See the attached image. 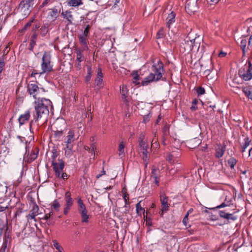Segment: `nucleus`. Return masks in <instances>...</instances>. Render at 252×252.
I'll return each instance as SVG.
<instances>
[{
	"label": "nucleus",
	"instance_id": "nucleus-1",
	"mask_svg": "<svg viewBox=\"0 0 252 252\" xmlns=\"http://www.w3.org/2000/svg\"><path fill=\"white\" fill-rule=\"evenodd\" d=\"M53 107L52 102L50 100L45 98H38L34 102V113L33 114V119L30 122V127L33 122L39 121H47V118L49 114V108Z\"/></svg>",
	"mask_w": 252,
	"mask_h": 252
},
{
	"label": "nucleus",
	"instance_id": "nucleus-2",
	"mask_svg": "<svg viewBox=\"0 0 252 252\" xmlns=\"http://www.w3.org/2000/svg\"><path fill=\"white\" fill-rule=\"evenodd\" d=\"M151 69L153 73L151 72L142 81L141 85L147 86L149 83L154 81H158L162 78L164 69L163 63L161 61H158L157 63L154 64L152 66Z\"/></svg>",
	"mask_w": 252,
	"mask_h": 252
},
{
	"label": "nucleus",
	"instance_id": "nucleus-3",
	"mask_svg": "<svg viewBox=\"0 0 252 252\" xmlns=\"http://www.w3.org/2000/svg\"><path fill=\"white\" fill-rule=\"evenodd\" d=\"M52 165L57 177H60L61 171H62L64 167V161L62 159H58L59 163L56 162V158L59 154L57 149L54 148L52 151Z\"/></svg>",
	"mask_w": 252,
	"mask_h": 252
},
{
	"label": "nucleus",
	"instance_id": "nucleus-4",
	"mask_svg": "<svg viewBox=\"0 0 252 252\" xmlns=\"http://www.w3.org/2000/svg\"><path fill=\"white\" fill-rule=\"evenodd\" d=\"M42 72L39 73L41 75L46 73H49L53 70V65L51 64V56L49 53L45 52L42 58L41 64Z\"/></svg>",
	"mask_w": 252,
	"mask_h": 252
},
{
	"label": "nucleus",
	"instance_id": "nucleus-5",
	"mask_svg": "<svg viewBox=\"0 0 252 252\" xmlns=\"http://www.w3.org/2000/svg\"><path fill=\"white\" fill-rule=\"evenodd\" d=\"M26 149V151L24 157L23 161L28 163H30L37 158L39 149L37 147H35L34 149L32 150L31 153H29V151L28 152L27 147Z\"/></svg>",
	"mask_w": 252,
	"mask_h": 252
},
{
	"label": "nucleus",
	"instance_id": "nucleus-6",
	"mask_svg": "<svg viewBox=\"0 0 252 252\" xmlns=\"http://www.w3.org/2000/svg\"><path fill=\"white\" fill-rule=\"evenodd\" d=\"M34 0H22L19 3V9L25 12V15H29L31 11V7L33 4Z\"/></svg>",
	"mask_w": 252,
	"mask_h": 252
},
{
	"label": "nucleus",
	"instance_id": "nucleus-7",
	"mask_svg": "<svg viewBox=\"0 0 252 252\" xmlns=\"http://www.w3.org/2000/svg\"><path fill=\"white\" fill-rule=\"evenodd\" d=\"M198 8L197 0H188L187 1L185 9L189 14H193L197 10Z\"/></svg>",
	"mask_w": 252,
	"mask_h": 252
},
{
	"label": "nucleus",
	"instance_id": "nucleus-8",
	"mask_svg": "<svg viewBox=\"0 0 252 252\" xmlns=\"http://www.w3.org/2000/svg\"><path fill=\"white\" fill-rule=\"evenodd\" d=\"M189 34L188 35H189ZM195 39H191L190 37L188 36L184 40V42L181 43L180 47L181 49H184V52H189L193 48V44L194 42Z\"/></svg>",
	"mask_w": 252,
	"mask_h": 252
},
{
	"label": "nucleus",
	"instance_id": "nucleus-9",
	"mask_svg": "<svg viewBox=\"0 0 252 252\" xmlns=\"http://www.w3.org/2000/svg\"><path fill=\"white\" fill-rule=\"evenodd\" d=\"M168 197L164 193L160 195V200L161 202V213L160 216H162L164 212L169 210V206L168 203Z\"/></svg>",
	"mask_w": 252,
	"mask_h": 252
},
{
	"label": "nucleus",
	"instance_id": "nucleus-10",
	"mask_svg": "<svg viewBox=\"0 0 252 252\" xmlns=\"http://www.w3.org/2000/svg\"><path fill=\"white\" fill-rule=\"evenodd\" d=\"M249 67L246 72L244 70H240L239 75L245 81H249L252 79V73L251 72L252 64L251 62L249 63Z\"/></svg>",
	"mask_w": 252,
	"mask_h": 252
},
{
	"label": "nucleus",
	"instance_id": "nucleus-11",
	"mask_svg": "<svg viewBox=\"0 0 252 252\" xmlns=\"http://www.w3.org/2000/svg\"><path fill=\"white\" fill-rule=\"evenodd\" d=\"M38 210L39 207L38 205L34 203L33 205L32 210L30 211V213L28 215L26 216L27 220L29 221V220H34V221H36L35 217L38 214Z\"/></svg>",
	"mask_w": 252,
	"mask_h": 252
},
{
	"label": "nucleus",
	"instance_id": "nucleus-12",
	"mask_svg": "<svg viewBox=\"0 0 252 252\" xmlns=\"http://www.w3.org/2000/svg\"><path fill=\"white\" fill-rule=\"evenodd\" d=\"M31 117V111L27 110L24 114H21L18 119V121L20 126L27 123Z\"/></svg>",
	"mask_w": 252,
	"mask_h": 252
},
{
	"label": "nucleus",
	"instance_id": "nucleus-13",
	"mask_svg": "<svg viewBox=\"0 0 252 252\" xmlns=\"http://www.w3.org/2000/svg\"><path fill=\"white\" fill-rule=\"evenodd\" d=\"M28 92L30 95H32L33 97L36 99L35 93L39 89L38 86L35 84H30L27 86Z\"/></svg>",
	"mask_w": 252,
	"mask_h": 252
},
{
	"label": "nucleus",
	"instance_id": "nucleus-14",
	"mask_svg": "<svg viewBox=\"0 0 252 252\" xmlns=\"http://www.w3.org/2000/svg\"><path fill=\"white\" fill-rule=\"evenodd\" d=\"M48 10L49 11L48 17L53 21L56 20L58 14L60 13V10H59L56 8H49Z\"/></svg>",
	"mask_w": 252,
	"mask_h": 252
},
{
	"label": "nucleus",
	"instance_id": "nucleus-15",
	"mask_svg": "<svg viewBox=\"0 0 252 252\" xmlns=\"http://www.w3.org/2000/svg\"><path fill=\"white\" fill-rule=\"evenodd\" d=\"M128 92V90L127 87L126 86L123 85L122 87L120 86V93L122 95V99L128 105V103L129 101L128 98H127V94Z\"/></svg>",
	"mask_w": 252,
	"mask_h": 252
},
{
	"label": "nucleus",
	"instance_id": "nucleus-16",
	"mask_svg": "<svg viewBox=\"0 0 252 252\" xmlns=\"http://www.w3.org/2000/svg\"><path fill=\"white\" fill-rule=\"evenodd\" d=\"M62 15L63 16V18L66 19L68 23L67 24V25H72V20L73 19V15L71 14V12L68 10L66 11H63L62 12Z\"/></svg>",
	"mask_w": 252,
	"mask_h": 252
},
{
	"label": "nucleus",
	"instance_id": "nucleus-17",
	"mask_svg": "<svg viewBox=\"0 0 252 252\" xmlns=\"http://www.w3.org/2000/svg\"><path fill=\"white\" fill-rule=\"evenodd\" d=\"M225 151V145H218L217 147H216V157L217 158H220L222 157L224 154V153Z\"/></svg>",
	"mask_w": 252,
	"mask_h": 252
},
{
	"label": "nucleus",
	"instance_id": "nucleus-18",
	"mask_svg": "<svg viewBox=\"0 0 252 252\" xmlns=\"http://www.w3.org/2000/svg\"><path fill=\"white\" fill-rule=\"evenodd\" d=\"M63 126H64V129H58V128L56 127H55V130H53V131L54 132V135L56 137L59 138L61 137L64 133V131L66 130L65 122H63Z\"/></svg>",
	"mask_w": 252,
	"mask_h": 252
},
{
	"label": "nucleus",
	"instance_id": "nucleus-19",
	"mask_svg": "<svg viewBox=\"0 0 252 252\" xmlns=\"http://www.w3.org/2000/svg\"><path fill=\"white\" fill-rule=\"evenodd\" d=\"M242 91L245 95L252 100V89L249 87H245L242 88Z\"/></svg>",
	"mask_w": 252,
	"mask_h": 252
},
{
	"label": "nucleus",
	"instance_id": "nucleus-20",
	"mask_svg": "<svg viewBox=\"0 0 252 252\" xmlns=\"http://www.w3.org/2000/svg\"><path fill=\"white\" fill-rule=\"evenodd\" d=\"M125 144L123 141H122L120 143L119 147H118V151H119V156L121 158H123L125 156Z\"/></svg>",
	"mask_w": 252,
	"mask_h": 252
},
{
	"label": "nucleus",
	"instance_id": "nucleus-21",
	"mask_svg": "<svg viewBox=\"0 0 252 252\" xmlns=\"http://www.w3.org/2000/svg\"><path fill=\"white\" fill-rule=\"evenodd\" d=\"M248 42L246 39H243L241 40L240 46L242 50L243 56L245 55L246 52L248 51L247 44Z\"/></svg>",
	"mask_w": 252,
	"mask_h": 252
},
{
	"label": "nucleus",
	"instance_id": "nucleus-22",
	"mask_svg": "<svg viewBox=\"0 0 252 252\" xmlns=\"http://www.w3.org/2000/svg\"><path fill=\"white\" fill-rule=\"evenodd\" d=\"M141 201H139L136 205V213L138 214V215H139V216H141L142 213H143L144 214V212H145L144 208H143L141 207ZM145 218V216L144 215V218Z\"/></svg>",
	"mask_w": 252,
	"mask_h": 252
},
{
	"label": "nucleus",
	"instance_id": "nucleus-23",
	"mask_svg": "<svg viewBox=\"0 0 252 252\" xmlns=\"http://www.w3.org/2000/svg\"><path fill=\"white\" fill-rule=\"evenodd\" d=\"M67 141L68 143L73 142L74 140V131L72 129L69 130L68 133V135L67 136Z\"/></svg>",
	"mask_w": 252,
	"mask_h": 252
},
{
	"label": "nucleus",
	"instance_id": "nucleus-24",
	"mask_svg": "<svg viewBox=\"0 0 252 252\" xmlns=\"http://www.w3.org/2000/svg\"><path fill=\"white\" fill-rule=\"evenodd\" d=\"M82 4L83 2L81 0H69L67 2L68 5L73 7H76Z\"/></svg>",
	"mask_w": 252,
	"mask_h": 252
},
{
	"label": "nucleus",
	"instance_id": "nucleus-25",
	"mask_svg": "<svg viewBox=\"0 0 252 252\" xmlns=\"http://www.w3.org/2000/svg\"><path fill=\"white\" fill-rule=\"evenodd\" d=\"M80 214H81V218H82V222H87L88 221V218H89V216L87 215V209L86 210H82L80 212H79Z\"/></svg>",
	"mask_w": 252,
	"mask_h": 252
},
{
	"label": "nucleus",
	"instance_id": "nucleus-26",
	"mask_svg": "<svg viewBox=\"0 0 252 252\" xmlns=\"http://www.w3.org/2000/svg\"><path fill=\"white\" fill-rule=\"evenodd\" d=\"M66 148L67 149L65 151V155L68 156L72 155V149L73 148L72 143H68V142H66Z\"/></svg>",
	"mask_w": 252,
	"mask_h": 252
},
{
	"label": "nucleus",
	"instance_id": "nucleus-27",
	"mask_svg": "<svg viewBox=\"0 0 252 252\" xmlns=\"http://www.w3.org/2000/svg\"><path fill=\"white\" fill-rule=\"evenodd\" d=\"M199 140L197 138H194L190 140L189 143V145L190 146V148L191 149H194L195 147L198 146L199 144Z\"/></svg>",
	"mask_w": 252,
	"mask_h": 252
},
{
	"label": "nucleus",
	"instance_id": "nucleus-28",
	"mask_svg": "<svg viewBox=\"0 0 252 252\" xmlns=\"http://www.w3.org/2000/svg\"><path fill=\"white\" fill-rule=\"evenodd\" d=\"M52 246L54 247L56 250H57L59 252H61V251H63V247L60 245V244L56 240H54L52 241Z\"/></svg>",
	"mask_w": 252,
	"mask_h": 252
},
{
	"label": "nucleus",
	"instance_id": "nucleus-29",
	"mask_svg": "<svg viewBox=\"0 0 252 252\" xmlns=\"http://www.w3.org/2000/svg\"><path fill=\"white\" fill-rule=\"evenodd\" d=\"M237 160L233 157L230 158L227 160V163L229 166L230 167L231 169H234L235 165L237 163Z\"/></svg>",
	"mask_w": 252,
	"mask_h": 252
},
{
	"label": "nucleus",
	"instance_id": "nucleus-30",
	"mask_svg": "<svg viewBox=\"0 0 252 252\" xmlns=\"http://www.w3.org/2000/svg\"><path fill=\"white\" fill-rule=\"evenodd\" d=\"M92 68L91 66H87V74L85 78V82L88 83L91 80L92 77Z\"/></svg>",
	"mask_w": 252,
	"mask_h": 252
},
{
	"label": "nucleus",
	"instance_id": "nucleus-31",
	"mask_svg": "<svg viewBox=\"0 0 252 252\" xmlns=\"http://www.w3.org/2000/svg\"><path fill=\"white\" fill-rule=\"evenodd\" d=\"M77 203L78 204V210L79 212H80L82 210H86L85 205H84L82 200L80 198L78 199Z\"/></svg>",
	"mask_w": 252,
	"mask_h": 252
},
{
	"label": "nucleus",
	"instance_id": "nucleus-32",
	"mask_svg": "<svg viewBox=\"0 0 252 252\" xmlns=\"http://www.w3.org/2000/svg\"><path fill=\"white\" fill-rule=\"evenodd\" d=\"M51 207L57 212L60 210L61 205L57 199H55L52 203Z\"/></svg>",
	"mask_w": 252,
	"mask_h": 252
},
{
	"label": "nucleus",
	"instance_id": "nucleus-33",
	"mask_svg": "<svg viewBox=\"0 0 252 252\" xmlns=\"http://www.w3.org/2000/svg\"><path fill=\"white\" fill-rule=\"evenodd\" d=\"M77 59L76 60L79 62H81L84 60V57L82 54V51L80 50H77L76 52Z\"/></svg>",
	"mask_w": 252,
	"mask_h": 252
},
{
	"label": "nucleus",
	"instance_id": "nucleus-34",
	"mask_svg": "<svg viewBox=\"0 0 252 252\" xmlns=\"http://www.w3.org/2000/svg\"><path fill=\"white\" fill-rule=\"evenodd\" d=\"M245 143L242 146V152H244L245 149L249 145L250 142H251V140L248 137H246L245 139Z\"/></svg>",
	"mask_w": 252,
	"mask_h": 252
},
{
	"label": "nucleus",
	"instance_id": "nucleus-35",
	"mask_svg": "<svg viewBox=\"0 0 252 252\" xmlns=\"http://www.w3.org/2000/svg\"><path fill=\"white\" fill-rule=\"evenodd\" d=\"M40 34L42 36H45L48 32V26L44 25L40 29Z\"/></svg>",
	"mask_w": 252,
	"mask_h": 252
},
{
	"label": "nucleus",
	"instance_id": "nucleus-36",
	"mask_svg": "<svg viewBox=\"0 0 252 252\" xmlns=\"http://www.w3.org/2000/svg\"><path fill=\"white\" fill-rule=\"evenodd\" d=\"M6 210H8V205L4 204L2 202H0V213H5Z\"/></svg>",
	"mask_w": 252,
	"mask_h": 252
},
{
	"label": "nucleus",
	"instance_id": "nucleus-37",
	"mask_svg": "<svg viewBox=\"0 0 252 252\" xmlns=\"http://www.w3.org/2000/svg\"><path fill=\"white\" fill-rule=\"evenodd\" d=\"M7 224V222L5 223L2 220L0 219V236L2 235L3 230Z\"/></svg>",
	"mask_w": 252,
	"mask_h": 252
},
{
	"label": "nucleus",
	"instance_id": "nucleus-38",
	"mask_svg": "<svg viewBox=\"0 0 252 252\" xmlns=\"http://www.w3.org/2000/svg\"><path fill=\"white\" fill-rule=\"evenodd\" d=\"M198 103V100L196 99H194L192 101V106L190 107V109L192 111H195L197 109V107L196 106Z\"/></svg>",
	"mask_w": 252,
	"mask_h": 252
},
{
	"label": "nucleus",
	"instance_id": "nucleus-39",
	"mask_svg": "<svg viewBox=\"0 0 252 252\" xmlns=\"http://www.w3.org/2000/svg\"><path fill=\"white\" fill-rule=\"evenodd\" d=\"M31 24L30 23L28 22L21 30H19V32L22 33H24L27 30L31 27Z\"/></svg>",
	"mask_w": 252,
	"mask_h": 252
},
{
	"label": "nucleus",
	"instance_id": "nucleus-40",
	"mask_svg": "<svg viewBox=\"0 0 252 252\" xmlns=\"http://www.w3.org/2000/svg\"><path fill=\"white\" fill-rule=\"evenodd\" d=\"M164 36V30L163 28L160 29L157 33V38H161Z\"/></svg>",
	"mask_w": 252,
	"mask_h": 252
},
{
	"label": "nucleus",
	"instance_id": "nucleus-41",
	"mask_svg": "<svg viewBox=\"0 0 252 252\" xmlns=\"http://www.w3.org/2000/svg\"><path fill=\"white\" fill-rule=\"evenodd\" d=\"M102 78L101 77L96 78L95 81V86L98 87L99 88L101 87L102 85Z\"/></svg>",
	"mask_w": 252,
	"mask_h": 252
},
{
	"label": "nucleus",
	"instance_id": "nucleus-42",
	"mask_svg": "<svg viewBox=\"0 0 252 252\" xmlns=\"http://www.w3.org/2000/svg\"><path fill=\"white\" fill-rule=\"evenodd\" d=\"M196 92L198 95L203 94L205 92V89L202 87H199L196 88Z\"/></svg>",
	"mask_w": 252,
	"mask_h": 252
},
{
	"label": "nucleus",
	"instance_id": "nucleus-43",
	"mask_svg": "<svg viewBox=\"0 0 252 252\" xmlns=\"http://www.w3.org/2000/svg\"><path fill=\"white\" fill-rule=\"evenodd\" d=\"M139 145L142 150L148 148V145H147L143 140H140V142H139Z\"/></svg>",
	"mask_w": 252,
	"mask_h": 252
},
{
	"label": "nucleus",
	"instance_id": "nucleus-44",
	"mask_svg": "<svg viewBox=\"0 0 252 252\" xmlns=\"http://www.w3.org/2000/svg\"><path fill=\"white\" fill-rule=\"evenodd\" d=\"M226 219L227 220H236V217L234 216L233 215V213H228V214L226 215L225 216Z\"/></svg>",
	"mask_w": 252,
	"mask_h": 252
},
{
	"label": "nucleus",
	"instance_id": "nucleus-45",
	"mask_svg": "<svg viewBox=\"0 0 252 252\" xmlns=\"http://www.w3.org/2000/svg\"><path fill=\"white\" fill-rule=\"evenodd\" d=\"M173 157H174V155L173 154L169 153L166 157V159L170 163H172L174 162V160L173 159Z\"/></svg>",
	"mask_w": 252,
	"mask_h": 252
},
{
	"label": "nucleus",
	"instance_id": "nucleus-46",
	"mask_svg": "<svg viewBox=\"0 0 252 252\" xmlns=\"http://www.w3.org/2000/svg\"><path fill=\"white\" fill-rule=\"evenodd\" d=\"M23 212V209L22 208H18L14 214V218L16 220L17 216H19Z\"/></svg>",
	"mask_w": 252,
	"mask_h": 252
},
{
	"label": "nucleus",
	"instance_id": "nucleus-47",
	"mask_svg": "<svg viewBox=\"0 0 252 252\" xmlns=\"http://www.w3.org/2000/svg\"><path fill=\"white\" fill-rule=\"evenodd\" d=\"M63 171V170L62 171H61L60 176V177H58V178H60V179H63V180L67 179L68 178L69 175H68L66 173H64V172L62 173Z\"/></svg>",
	"mask_w": 252,
	"mask_h": 252
},
{
	"label": "nucleus",
	"instance_id": "nucleus-48",
	"mask_svg": "<svg viewBox=\"0 0 252 252\" xmlns=\"http://www.w3.org/2000/svg\"><path fill=\"white\" fill-rule=\"evenodd\" d=\"M87 36L83 35H80L79 36V41L81 43H82L83 44H87L86 42V37Z\"/></svg>",
	"mask_w": 252,
	"mask_h": 252
},
{
	"label": "nucleus",
	"instance_id": "nucleus-49",
	"mask_svg": "<svg viewBox=\"0 0 252 252\" xmlns=\"http://www.w3.org/2000/svg\"><path fill=\"white\" fill-rule=\"evenodd\" d=\"M132 75L133 76V79L135 81L140 80V77L137 71H133L132 73Z\"/></svg>",
	"mask_w": 252,
	"mask_h": 252
},
{
	"label": "nucleus",
	"instance_id": "nucleus-50",
	"mask_svg": "<svg viewBox=\"0 0 252 252\" xmlns=\"http://www.w3.org/2000/svg\"><path fill=\"white\" fill-rule=\"evenodd\" d=\"M247 49L252 50V34L249 37Z\"/></svg>",
	"mask_w": 252,
	"mask_h": 252
},
{
	"label": "nucleus",
	"instance_id": "nucleus-51",
	"mask_svg": "<svg viewBox=\"0 0 252 252\" xmlns=\"http://www.w3.org/2000/svg\"><path fill=\"white\" fill-rule=\"evenodd\" d=\"M73 199L72 198H68L67 199H65V205L69 206H72L73 204Z\"/></svg>",
	"mask_w": 252,
	"mask_h": 252
},
{
	"label": "nucleus",
	"instance_id": "nucleus-52",
	"mask_svg": "<svg viewBox=\"0 0 252 252\" xmlns=\"http://www.w3.org/2000/svg\"><path fill=\"white\" fill-rule=\"evenodd\" d=\"M147 149H144V150H142L143 159L145 161H146L147 158V153H148Z\"/></svg>",
	"mask_w": 252,
	"mask_h": 252
},
{
	"label": "nucleus",
	"instance_id": "nucleus-53",
	"mask_svg": "<svg viewBox=\"0 0 252 252\" xmlns=\"http://www.w3.org/2000/svg\"><path fill=\"white\" fill-rule=\"evenodd\" d=\"M226 210H225L224 211H220L219 212V215H220V216L221 218H222L223 219H226L225 216H226V215L228 214V213H226Z\"/></svg>",
	"mask_w": 252,
	"mask_h": 252
},
{
	"label": "nucleus",
	"instance_id": "nucleus-54",
	"mask_svg": "<svg viewBox=\"0 0 252 252\" xmlns=\"http://www.w3.org/2000/svg\"><path fill=\"white\" fill-rule=\"evenodd\" d=\"M167 20H168V21H167V23H166V26H167V27L169 29H170V26H171V25L173 23H174V22H175V19L174 18V19H170V18L169 19H167Z\"/></svg>",
	"mask_w": 252,
	"mask_h": 252
},
{
	"label": "nucleus",
	"instance_id": "nucleus-55",
	"mask_svg": "<svg viewBox=\"0 0 252 252\" xmlns=\"http://www.w3.org/2000/svg\"><path fill=\"white\" fill-rule=\"evenodd\" d=\"M35 44H36V41L33 40H31L30 44V47L29 48V50L31 51H33L34 46Z\"/></svg>",
	"mask_w": 252,
	"mask_h": 252
},
{
	"label": "nucleus",
	"instance_id": "nucleus-56",
	"mask_svg": "<svg viewBox=\"0 0 252 252\" xmlns=\"http://www.w3.org/2000/svg\"><path fill=\"white\" fill-rule=\"evenodd\" d=\"M51 0H44L42 4L39 6V8L40 9L44 6L47 5L48 4H49Z\"/></svg>",
	"mask_w": 252,
	"mask_h": 252
},
{
	"label": "nucleus",
	"instance_id": "nucleus-57",
	"mask_svg": "<svg viewBox=\"0 0 252 252\" xmlns=\"http://www.w3.org/2000/svg\"><path fill=\"white\" fill-rule=\"evenodd\" d=\"M228 206H229L228 204L226 203L225 202H223L220 205H219L215 208H213L211 209L214 210V209H215L216 208H220L225 207Z\"/></svg>",
	"mask_w": 252,
	"mask_h": 252
},
{
	"label": "nucleus",
	"instance_id": "nucleus-58",
	"mask_svg": "<svg viewBox=\"0 0 252 252\" xmlns=\"http://www.w3.org/2000/svg\"><path fill=\"white\" fill-rule=\"evenodd\" d=\"M46 222L48 225H53L55 223V220L53 218H51L46 220Z\"/></svg>",
	"mask_w": 252,
	"mask_h": 252
},
{
	"label": "nucleus",
	"instance_id": "nucleus-59",
	"mask_svg": "<svg viewBox=\"0 0 252 252\" xmlns=\"http://www.w3.org/2000/svg\"><path fill=\"white\" fill-rule=\"evenodd\" d=\"M176 16V14L173 11H172L169 14H168L167 19H174Z\"/></svg>",
	"mask_w": 252,
	"mask_h": 252
},
{
	"label": "nucleus",
	"instance_id": "nucleus-60",
	"mask_svg": "<svg viewBox=\"0 0 252 252\" xmlns=\"http://www.w3.org/2000/svg\"><path fill=\"white\" fill-rule=\"evenodd\" d=\"M90 27L89 25H87V26L86 27L84 31V35L85 36H88V34L89 32V30H90Z\"/></svg>",
	"mask_w": 252,
	"mask_h": 252
},
{
	"label": "nucleus",
	"instance_id": "nucleus-61",
	"mask_svg": "<svg viewBox=\"0 0 252 252\" xmlns=\"http://www.w3.org/2000/svg\"><path fill=\"white\" fill-rule=\"evenodd\" d=\"M70 208H71V206L65 205V207H64V210H63V214L64 215H67L69 210L70 209Z\"/></svg>",
	"mask_w": 252,
	"mask_h": 252
},
{
	"label": "nucleus",
	"instance_id": "nucleus-62",
	"mask_svg": "<svg viewBox=\"0 0 252 252\" xmlns=\"http://www.w3.org/2000/svg\"><path fill=\"white\" fill-rule=\"evenodd\" d=\"M188 213H187L186 216L184 217L183 220V222L184 224L185 225L187 226V222L188 220Z\"/></svg>",
	"mask_w": 252,
	"mask_h": 252
},
{
	"label": "nucleus",
	"instance_id": "nucleus-63",
	"mask_svg": "<svg viewBox=\"0 0 252 252\" xmlns=\"http://www.w3.org/2000/svg\"><path fill=\"white\" fill-rule=\"evenodd\" d=\"M157 169H153L152 170V173H151V178L153 179V178H154V177H157V174H156V172H157Z\"/></svg>",
	"mask_w": 252,
	"mask_h": 252
},
{
	"label": "nucleus",
	"instance_id": "nucleus-64",
	"mask_svg": "<svg viewBox=\"0 0 252 252\" xmlns=\"http://www.w3.org/2000/svg\"><path fill=\"white\" fill-rule=\"evenodd\" d=\"M40 26L38 24H36L34 25V26L32 27V32H36V31L39 28Z\"/></svg>",
	"mask_w": 252,
	"mask_h": 252
}]
</instances>
